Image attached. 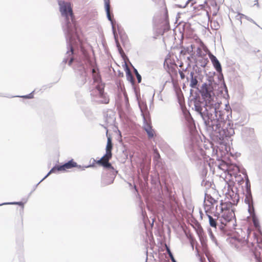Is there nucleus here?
<instances>
[{"label":"nucleus","mask_w":262,"mask_h":262,"mask_svg":"<svg viewBox=\"0 0 262 262\" xmlns=\"http://www.w3.org/2000/svg\"><path fill=\"white\" fill-rule=\"evenodd\" d=\"M202 96L205 101L206 110L213 108L215 111L219 108L220 103L217 102V98L213 92V88L211 84L204 83L202 88Z\"/></svg>","instance_id":"nucleus-1"},{"label":"nucleus","mask_w":262,"mask_h":262,"mask_svg":"<svg viewBox=\"0 0 262 262\" xmlns=\"http://www.w3.org/2000/svg\"><path fill=\"white\" fill-rule=\"evenodd\" d=\"M216 210L218 214L217 217L220 218L221 223L224 226H226L235 217L233 211L231 209L230 202H223L221 201L220 205L216 206Z\"/></svg>","instance_id":"nucleus-2"},{"label":"nucleus","mask_w":262,"mask_h":262,"mask_svg":"<svg viewBox=\"0 0 262 262\" xmlns=\"http://www.w3.org/2000/svg\"><path fill=\"white\" fill-rule=\"evenodd\" d=\"M93 96L97 98L96 102L98 104H108L110 99L106 93L104 92V86L98 84L92 91Z\"/></svg>","instance_id":"nucleus-3"},{"label":"nucleus","mask_w":262,"mask_h":262,"mask_svg":"<svg viewBox=\"0 0 262 262\" xmlns=\"http://www.w3.org/2000/svg\"><path fill=\"white\" fill-rule=\"evenodd\" d=\"M60 11L61 15L64 16L67 20H69L70 16L72 20L74 19V14L72 11L71 5L70 3L62 2L59 3Z\"/></svg>","instance_id":"nucleus-4"},{"label":"nucleus","mask_w":262,"mask_h":262,"mask_svg":"<svg viewBox=\"0 0 262 262\" xmlns=\"http://www.w3.org/2000/svg\"><path fill=\"white\" fill-rule=\"evenodd\" d=\"M78 167L77 163L75 162L74 160L72 159L68 162L62 165H56L53 167L46 177H48L51 173L55 172L57 171H65L68 169H72L74 167Z\"/></svg>","instance_id":"nucleus-5"},{"label":"nucleus","mask_w":262,"mask_h":262,"mask_svg":"<svg viewBox=\"0 0 262 262\" xmlns=\"http://www.w3.org/2000/svg\"><path fill=\"white\" fill-rule=\"evenodd\" d=\"M112 156L105 154L100 160L96 161V163L99 165L102 166L105 168L114 169L112 164L109 162L110 160L112 158Z\"/></svg>","instance_id":"nucleus-6"},{"label":"nucleus","mask_w":262,"mask_h":262,"mask_svg":"<svg viewBox=\"0 0 262 262\" xmlns=\"http://www.w3.org/2000/svg\"><path fill=\"white\" fill-rule=\"evenodd\" d=\"M195 230L199 237L200 241L202 244H203L207 241V237L205 233L200 224H197L194 227Z\"/></svg>","instance_id":"nucleus-7"},{"label":"nucleus","mask_w":262,"mask_h":262,"mask_svg":"<svg viewBox=\"0 0 262 262\" xmlns=\"http://www.w3.org/2000/svg\"><path fill=\"white\" fill-rule=\"evenodd\" d=\"M209 56L217 72H221L222 71V67L220 62L216 57L212 54H209Z\"/></svg>","instance_id":"nucleus-8"},{"label":"nucleus","mask_w":262,"mask_h":262,"mask_svg":"<svg viewBox=\"0 0 262 262\" xmlns=\"http://www.w3.org/2000/svg\"><path fill=\"white\" fill-rule=\"evenodd\" d=\"M205 202L206 203V206H211L215 204L217 201L212 198L210 194H205Z\"/></svg>","instance_id":"nucleus-9"},{"label":"nucleus","mask_w":262,"mask_h":262,"mask_svg":"<svg viewBox=\"0 0 262 262\" xmlns=\"http://www.w3.org/2000/svg\"><path fill=\"white\" fill-rule=\"evenodd\" d=\"M144 129L146 130L149 138H151L154 137L155 132L152 128V127L150 124L147 123L144 127Z\"/></svg>","instance_id":"nucleus-10"},{"label":"nucleus","mask_w":262,"mask_h":262,"mask_svg":"<svg viewBox=\"0 0 262 262\" xmlns=\"http://www.w3.org/2000/svg\"><path fill=\"white\" fill-rule=\"evenodd\" d=\"M113 149V144L111 138H107V145L106 146V154L112 156V150Z\"/></svg>","instance_id":"nucleus-11"},{"label":"nucleus","mask_w":262,"mask_h":262,"mask_svg":"<svg viewBox=\"0 0 262 262\" xmlns=\"http://www.w3.org/2000/svg\"><path fill=\"white\" fill-rule=\"evenodd\" d=\"M207 212H208L207 211H206V215L209 219V223L210 226L211 227L216 229V226H217L216 220L215 219H213L211 215H210V214H208L207 213Z\"/></svg>","instance_id":"nucleus-12"},{"label":"nucleus","mask_w":262,"mask_h":262,"mask_svg":"<svg viewBox=\"0 0 262 262\" xmlns=\"http://www.w3.org/2000/svg\"><path fill=\"white\" fill-rule=\"evenodd\" d=\"M225 124V122L224 120H217L215 124H213V126H215L216 129L219 130V133H221V130L222 129Z\"/></svg>","instance_id":"nucleus-13"},{"label":"nucleus","mask_w":262,"mask_h":262,"mask_svg":"<svg viewBox=\"0 0 262 262\" xmlns=\"http://www.w3.org/2000/svg\"><path fill=\"white\" fill-rule=\"evenodd\" d=\"M107 16L110 20H112L110 13V0H104Z\"/></svg>","instance_id":"nucleus-14"},{"label":"nucleus","mask_w":262,"mask_h":262,"mask_svg":"<svg viewBox=\"0 0 262 262\" xmlns=\"http://www.w3.org/2000/svg\"><path fill=\"white\" fill-rule=\"evenodd\" d=\"M191 76L190 86L192 88H195L198 84V80L196 77H193L192 73H191Z\"/></svg>","instance_id":"nucleus-15"},{"label":"nucleus","mask_w":262,"mask_h":262,"mask_svg":"<svg viewBox=\"0 0 262 262\" xmlns=\"http://www.w3.org/2000/svg\"><path fill=\"white\" fill-rule=\"evenodd\" d=\"M162 27V30H159L158 31V34L160 35H163L165 32L167 31L169 29V25L166 22Z\"/></svg>","instance_id":"nucleus-16"},{"label":"nucleus","mask_w":262,"mask_h":262,"mask_svg":"<svg viewBox=\"0 0 262 262\" xmlns=\"http://www.w3.org/2000/svg\"><path fill=\"white\" fill-rule=\"evenodd\" d=\"M255 237L256 238V242L259 247H262V234L260 233L259 235H257L254 234Z\"/></svg>","instance_id":"nucleus-17"},{"label":"nucleus","mask_w":262,"mask_h":262,"mask_svg":"<svg viewBox=\"0 0 262 262\" xmlns=\"http://www.w3.org/2000/svg\"><path fill=\"white\" fill-rule=\"evenodd\" d=\"M186 235L189 239V242L191 245L192 248H193L194 242L195 241V239L194 238L192 234L190 233H186Z\"/></svg>","instance_id":"nucleus-18"},{"label":"nucleus","mask_w":262,"mask_h":262,"mask_svg":"<svg viewBox=\"0 0 262 262\" xmlns=\"http://www.w3.org/2000/svg\"><path fill=\"white\" fill-rule=\"evenodd\" d=\"M252 221L255 227L258 230H259L260 226L258 220L256 217H253Z\"/></svg>","instance_id":"nucleus-19"},{"label":"nucleus","mask_w":262,"mask_h":262,"mask_svg":"<svg viewBox=\"0 0 262 262\" xmlns=\"http://www.w3.org/2000/svg\"><path fill=\"white\" fill-rule=\"evenodd\" d=\"M134 72H135L136 76L137 77L138 83L141 82V75L138 73V71H137V70L136 69L134 70Z\"/></svg>","instance_id":"nucleus-20"},{"label":"nucleus","mask_w":262,"mask_h":262,"mask_svg":"<svg viewBox=\"0 0 262 262\" xmlns=\"http://www.w3.org/2000/svg\"><path fill=\"white\" fill-rule=\"evenodd\" d=\"M155 156L154 159L158 160L160 158V155L157 148L154 149Z\"/></svg>","instance_id":"nucleus-21"},{"label":"nucleus","mask_w":262,"mask_h":262,"mask_svg":"<svg viewBox=\"0 0 262 262\" xmlns=\"http://www.w3.org/2000/svg\"><path fill=\"white\" fill-rule=\"evenodd\" d=\"M166 247L167 251L169 256L170 257L172 262H176L172 256L171 252L170 251V249L167 247V246L166 245Z\"/></svg>","instance_id":"nucleus-22"},{"label":"nucleus","mask_w":262,"mask_h":262,"mask_svg":"<svg viewBox=\"0 0 262 262\" xmlns=\"http://www.w3.org/2000/svg\"><path fill=\"white\" fill-rule=\"evenodd\" d=\"M93 77L94 81H98L100 79V76L97 74H93Z\"/></svg>","instance_id":"nucleus-23"},{"label":"nucleus","mask_w":262,"mask_h":262,"mask_svg":"<svg viewBox=\"0 0 262 262\" xmlns=\"http://www.w3.org/2000/svg\"><path fill=\"white\" fill-rule=\"evenodd\" d=\"M180 90L179 89L176 88V93L178 97V101L179 104H180Z\"/></svg>","instance_id":"nucleus-24"},{"label":"nucleus","mask_w":262,"mask_h":262,"mask_svg":"<svg viewBox=\"0 0 262 262\" xmlns=\"http://www.w3.org/2000/svg\"><path fill=\"white\" fill-rule=\"evenodd\" d=\"M127 78H129L131 82L133 83H134V78H133L132 75L131 74V73H130L129 71H128V73H127Z\"/></svg>","instance_id":"nucleus-25"},{"label":"nucleus","mask_w":262,"mask_h":262,"mask_svg":"<svg viewBox=\"0 0 262 262\" xmlns=\"http://www.w3.org/2000/svg\"><path fill=\"white\" fill-rule=\"evenodd\" d=\"M12 204H18V205H23V203H22L21 202H14V203H11Z\"/></svg>","instance_id":"nucleus-26"},{"label":"nucleus","mask_w":262,"mask_h":262,"mask_svg":"<svg viewBox=\"0 0 262 262\" xmlns=\"http://www.w3.org/2000/svg\"><path fill=\"white\" fill-rule=\"evenodd\" d=\"M168 60H169L168 59H166L165 60L164 63V66L167 65V66H168Z\"/></svg>","instance_id":"nucleus-27"},{"label":"nucleus","mask_w":262,"mask_h":262,"mask_svg":"<svg viewBox=\"0 0 262 262\" xmlns=\"http://www.w3.org/2000/svg\"><path fill=\"white\" fill-rule=\"evenodd\" d=\"M210 236L211 237V238H212L213 239L214 238V236L212 232V231L210 230Z\"/></svg>","instance_id":"nucleus-28"},{"label":"nucleus","mask_w":262,"mask_h":262,"mask_svg":"<svg viewBox=\"0 0 262 262\" xmlns=\"http://www.w3.org/2000/svg\"><path fill=\"white\" fill-rule=\"evenodd\" d=\"M210 236L211 237V238H212L213 239L214 238V236L212 232V231L210 230Z\"/></svg>","instance_id":"nucleus-29"},{"label":"nucleus","mask_w":262,"mask_h":262,"mask_svg":"<svg viewBox=\"0 0 262 262\" xmlns=\"http://www.w3.org/2000/svg\"><path fill=\"white\" fill-rule=\"evenodd\" d=\"M184 74L182 72H181V79H183L184 78Z\"/></svg>","instance_id":"nucleus-30"},{"label":"nucleus","mask_w":262,"mask_h":262,"mask_svg":"<svg viewBox=\"0 0 262 262\" xmlns=\"http://www.w3.org/2000/svg\"><path fill=\"white\" fill-rule=\"evenodd\" d=\"M23 97L26 98H31V97L29 96H23Z\"/></svg>","instance_id":"nucleus-31"},{"label":"nucleus","mask_w":262,"mask_h":262,"mask_svg":"<svg viewBox=\"0 0 262 262\" xmlns=\"http://www.w3.org/2000/svg\"><path fill=\"white\" fill-rule=\"evenodd\" d=\"M92 72H93V74H96L95 70L94 69H93Z\"/></svg>","instance_id":"nucleus-32"},{"label":"nucleus","mask_w":262,"mask_h":262,"mask_svg":"<svg viewBox=\"0 0 262 262\" xmlns=\"http://www.w3.org/2000/svg\"><path fill=\"white\" fill-rule=\"evenodd\" d=\"M224 136H227V135L226 134H225V133L224 134H223V135H222V138H223Z\"/></svg>","instance_id":"nucleus-33"},{"label":"nucleus","mask_w":262,"mask_h":262,"mask_svg":"<svg viewBox=\"0 0 262 262\" xmlns=\"http://www.w3.org/2000/svg\"><path fill=\"white\" fill-rule=\"evenodd\" d=\"M255 3L254 4V5L258 4V1L257 0L255 1Z\"/></svg>","instance_id":"nucleus-34"},{"label":"nucleus","mask_w":262,"mask_h":262,"mask_svg":"<svg viewBox=\"0 0 262 262\" xmlns=\"http://www.w3.org/2000/svg\"><path fill=\"white\" fill-rule=\"evenodd\" d=\"M244 15H243V14H242V15H241L240 16V18H241V19H242V18H243V17H244Z\"/></svg>","instance_id":"nucleus-35"}]
</instances>
